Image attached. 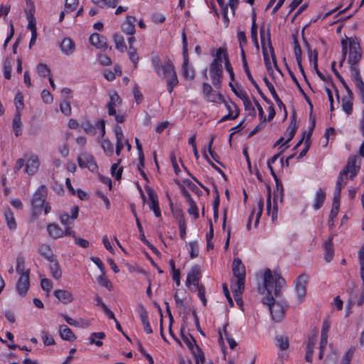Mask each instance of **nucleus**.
<instances>
[{"instance_id":"nucleus-1","label":"nucleus","mask_w":364,"mask_h":364,"mask_svg":"<svg viewBox=\"0 0 364 364\" xmlns=\"http://www.w3.org/2000/svg\"><path fill=\"white\" fill-rule=\"evenodd\" d=\"M285 279L279 274L273 277L272 271L267 269L264 274V288L267 292V295L262 299V303L268 306L270 311L272 318L275 322L281 321L285 315L286 307L287 304L284 301H277L273 297H281L282 289L285 286Z\"/></svg>"},{"instance_id":"nucleus-2","label":"nucleus","mask_w":364,"mask_h":364,"mask_svg":"<svg viewBox=\"0 0 364 364\" xmlns=\"http://www.w3.org/2000/svg\"><path fill=\"white\" fill-rule=\"evenodd\" d=\"M153 68L159 77L166 80L168 91L171 93L178 80L174 66L170 59H166L164 63L158 57L152 58Z\"/></svg>"},{"instance_id":"nucleus-3","label":"nucleus","mask_w":364,"mask_h":364,"mask_svg":"<svg viewBox=\"0 0 364 364\" xmlns=\"http://www.w3.org/2000/svg\"><path fill=\"white\" fill-rule=\"evenodd\" d=\"M358 157L356 156H350L348 158L347 164L341 171L338 177L336 185L335 187L333 200H339L341 197V189L346 184V179L348 177L353 180L357 175L360 166H357Z\"/></svg>"},{"instance_id":"nucleus-4","label":"nucleus","mask_w":364,"mask_h":364,"mask_svg":"<svg viewBox=\"0 0 364 364\" xmlns=\"http://www.w3.org/2000/svg\"><path fill=\"white\" fill-rule=\"evenodd\" d=\"M260 38H261V43H262V53L264 55V64L266 66V68L269 74L273 73V69L272 68L270 59L269 57V54L267 52V50L266 48V45L269 46V53L271 55V58L272 59L274 67L279 70V67L277 65L276 56L274 54V48L272 45L271 42V34H270V29L268 28L267 31H265L264 26H262L260 28Z\"/></svg>"},{"instance_id":"nucleus-5","label":"nucleus","mask_w":364,"mask_h":364,"mask_svg":"<svg viewBox=\"0 0 364 364\" xmlns=\"http://www.w3.org/2000/svg\"><path fill=\"white\" fill-rule=\"evenodd\" d=\"M47 196V188L46 186L41 185L34 193L31 199L33 214L39 215L43 208Z\"/></svg>"},{"instance_id":"nucleus-6","label":"nucleus","mask_w":364,"mask_h":364,"mask_svg":"<svg viewBox=\"0 0 364 364\" xmlns=\"http://www.w3.org/2000/svg\"><path fill=\"white\" fill-rule=\"evenodd\" d=\"M181 338L188 348L191 350L196 359V364H199V363H203L205 362L204 353L201 348L196 344V341L194 338L191 335L188 336L183 334L182 331Z\"/></svg>"},{"instance_id":"nucleus-7","label":"nucleus","mask_w":364,"mask_h":364,"mask_svg":"<svg viewBox=\"0 0 364 364\" xmlns=\"http://www.w3.org/2000/svg\"><path fill=\"white\" fill-rule=\"evenodd\" d=\"M346 40L350 50L348 62L350 65H354L359 63L362 58L360 46L355 39L349 38Z\"/></svg>"},{"instance_id":"nucleus-8","label":"nucleus","mask_w":364,"mask_h":364,"mask_svg":"<svg viewBox=\"0 0 364 364\" xmlns=\"http://www.w3.org/2000/svg\"><path fill=\"white\" fill-rule=\"evenodd\" d=\"M307 282L308 277L304 274H300L295 281V289L299 303H301L306 296Z\"/></svg>"},{"instance_id":"nucleus-9","label":"nucleus","mask_w":364,"mask_h":364,"mask_svg":"<svg viewBox=\"0 0 364 364\" xmlns=\"http://www.w3.org/2000/svg\"><path fill=\"white\" fill-rule=\"evenodd\" d=\"M78 164L81 168H87L92 172L96 171L97 165L94 157L90 154H83L77 159Z\"/></svg>"},{"instance_id":"nucleus-10","label":"nucleus","mask_w":364,"mask_h":364,"mask_svg":"<svg viewBox=\"0 0 364 364\" xmlns=\"http://www.w3.org/2000/svg\"><path fill=\"white\" fill-rule=\"evenodd\" d=\"M223 67L210 65V74L212 83L216 89H220L222 84Z\"/></svg>"},{"instance_id":"nucleus-11","label":"nucleus","mask_w":364,"mask_h":364,"mask_svg":"<svg viewBox=\"0 0 364 364\" xmlns=\"http://www.w3.org/2000/svg\"><path fill=\"white\" fill-rule=\"evenodd\" d=\"M39 166L38 157L36 155H32L26 161L25 171L29 175H33L38 171Z\"/></svg>"},{"instance_id":"nucleus-12","label":"nucleus","mask_w":364,"mask_h":364,"mask_svg":"<svg viewBox=\"0 0 364 364\" xmlns=\"http://www.w3.org/2000/svg\"><path fill=\"white\" fill-rule=\"evenodd\" d=\"M200 268L198 265H195L191 268V272L188 274L186 284L189 286L193 284L196 287H199Z\"/></svg>"},{"instance_id":"nucleus-13","label":"nucleus","mask_w":364,"mask_h":364,"mask_svg":"<svg viewBox=\"0 0 364 364\" xmlns=\"http://www.w3.org/2000/svg\"><path fill=\"white\" fill-rule=\"evenodd\" d=\"M109 102L107 103V108H108V114L110 116L115 115L116 110L115 107L120 105L122 102V100L118 95V94L116 92H112L109 94Z\"/></svg>"},{"instance_id":"nucleus-14","label":"nucleus","mask_w":364,"mask_h":364,"mask_svg":"<svg viewBox=\"0 0 364 364\" xmlns=\"http://www.w3.org/2000/svg\"><path fill=\"white\" fill-rule=\"evenodd\" d=\"M29 286V275H21L16 284V291L20 295L25 296L28 290Z\"/></svg>"},{"instance_id":"nucleus-15","label":"nucleus","mask_w":364,"mask_h":364,"mask_svg":"<svg viewBox=\"0 0 364 364\" xmlns=\"http://www.w3.org/2000/svg\"><path fill=\"white\" fill-rule=\"evenodd\" d=\"M149 198L151 200L149 208L151 209L156 217L159 218L161 216V210L159 205L158 198L156 192L151 188L147 190Z\"/></svg>"},{"instance_id":"nucleus-16","label":"nucleus","mask_w":364,"mask_h":364,"mask_svg":"<svg viewBox=\"0 0 364 364\" xmlns=\"http://www.w3.org/2000/svg\"><path fill=\"white\" fill-rule=\"evenodd\" d=\"M90 43L97 48H107V38L97 33H95L90 36Z\"/></svg>"},{"instance_id":"nucleus-17","label":"nucleus","mask_w":364,"mask_h":364,"mask_svg":"<svg viewBox=\"0 0 364 364\" xmlns=\"http://www.w3.org/2000/svg\"><path fill=\"white\" fill-rule=\"evenodd\" d=\"M136 19L134 16H127L126 20L122 24V30L124 33L127 35H133L135 33V26L134 23Z\"/></svg>"},{"instance_id":"nucleus-18","label":"nucleus","mask_w":364,"mask_h":364,"mask_svg":"<svg viewBox=\"0 0 364 364\" xmlns=\"http://www.w3.org/2000/svg\"><path fill=\"white\" fill-rule=\"evenodd\" d=\"M54 295L60 302L65 304L73 300L72 293L67 290L57 289L54 291Z\"/></svg>"},{"instance_id":"nucleus-19","label":"nucleus","mask_w":364,"mask_h":364,"mask_svg":"<svg viewBox=\"0 0 364 364\" xmlns=\"http://www.w3.org/2000/svg\"><path fill=\"white\" fill-rule=\"evenodd\" d=\"M232 272L235 278L245 277V268L238 258L232 262Z\"/></svg>"},{"instance_id":"nucleus-20","label":"nucleus","mask_w":364,"mask_h":364,"mask_svg":"<svg viewBox=\"0 0 364 364\" xmlns=\"http://www.w3.org/2000/svg\"><path fill=\"white\" fill-rule=\"evenodd\" d=\"M47 230L49 235L55 240L60 238L64 235V231L55 223L49 224L47 227Z\"/></svg>"},{"instance_id":"nucleus-21","label":"nucleus","mask_w":364,"mask_h":364,"mask_svg":"<svg viewBox=\"0 0 364 364\" xmlns=\"http://www.w3.org/2000/svg\"><path fill=\"white\" fill-rule=\"evenodd\" d=\"M60 48L63 53L69 55L75 50V43L70 38H65L62 41Z\"/></svg>"},{"instance_id":"nucleus-22","label":"nucleus","mask_w":364,"mask_h":364,"mask_svg":"<svg viewBox=\"0 0 364 364\" xmlns=\"http://www.w3.org/2000/svg\"><path fill=\"white\" fill-rule=\"evenodd\" d=\"M323 248L325 250L324 259L327 262H329L332 260L334 255L333 239L331 237L324 242Z\"/></svg>"},{"instance_id":"nucleus-23","label":"nucleus","mask_w":364,"mask_h":364,"mask_svg":"<svg viewBox=\"0 0 364 364\" xmlns=\"http://www.w3.org/2000/svg\"><path fill=\"white\" fill-rule=\"evenodd\" d=\"M38 252L42 257L49 262H52L53 259H55V256L48 245H41L38 248Z\"/></svg>"},{"instance_id":"nucleus-24","label":"nucleus","mask_w":364,"mask_h":364,"mask_svg":"<svg viewBox=\"0 0 364 364\" xmlns=\"http://www.w3.org/2000/svg\"><path fill=\"white\" fill-rule=\"evenodd\" d=\"M251 38L256 48V50L259 51V46L257 38V26L256 24V15L254 14L252 18V26H251Z\"/></svg>"},{"instance_id":"nucleus-25","label":"nucleus","mask_w":364,"mask_h":364,"mask_svg":"<svg viewBox=\"0 0 364 364\" xmlns=\"http://www.w3.org/2000/svg\"><path fill=\"white\" fill-rule=\"evenodd\" d=\"M267 212L269 215L272 216V220H274L277 218V204L274 200L273 204V208H271V192L270 190L268 191V196L267 198Z\"/></svg>"},{"instance_id":"nucleus-26","label":"nucleus","mask_w":364,"mask_h":364,"mask_svg":"<svg viewBox=\"0 0 364 364\" xmlns=\"http://www.w3.org/2000/svg\"><path fill=\"white\" fill-rule=\"evenodd\" d=\"M60 336L62 339L66 341H73L76 338L73 332L65 325H61L59 327Z\"/></svg>"},{"instance_id":"nucleus-27","label":"nucleus","mask_w":364,"mask_h":364,"mask_svg":"<svg viewBox=\"0 0 364 364\" xmlns=\"http://www.w3.org/2000/svg\"><path fill=\"white\" fill-rule=\"evenodd\" d=\"M326 199V192L323 189L319 188L315 195L314 208L315 210H318L323 205Z\"/></svg>"},{"instance_id":"nucleus-28","label":"nucleus","mask_w":364,"mask_h":364,"mask_svg":"<svg viewBox=\"0 0 364 364\" xmlns=\"http://www.w3.org/2000/svg\"><path fill=\"white\" fill-rule=\"evenodd\" d=\"M236 281L234 282L231 288L233 290L234 294L237 296L238 295H241L242 291L245 289V277H239L235 278Z\"/></svg>"},{"instance_id":"nucleus-29","label":"nucleus","mask_w":364,"mask_h":364,"mask_svg":"<svg viewBox=\"0 0 364 364\" xmlns=\"http://www.w3.org/2000/svg\"><path fill=\"white\" fill-rule=\"evenodd\" d=\"M4 217L7 224L8 228L11 230H15L16 229V223L14 218V215L13 212L10 208H6L4 211Z\"/></svg>"},{"instance_id":"nucleus-30","label":"nucleus","mask_w":364,"mask_h":364,"mask_svg":"<svg viewBox=\"0 0 364 364\" xmlns=\"http://www.w3.org/2000/svg\"><path fill=\"white\" fill-rule=\"evenodd\" d=\"M225 55L228 56L225 49L219 48L216 51L215 59L211 63V65L223 67V60H225Z\"/></svg>"},{"instance_id":"nucleus-31","label":"nucleus","mask_w":364,"mask_h":364,"mask_svg":"<svg viewBox=\"0 0 364 364\" xmlns=\"http://www.w3.org/2000/svg\"><path fill=\"white\" fill-rule=\"evenodd\" d=\"M22 126L23 124L21 119V112H16L12 122V127L16 136L21 134Z\"/></svg>"},{"instance_id":"nucleus-32","label":"nucleus","mask_w":364,"mask_h":364,"mask_svg":"<svg viewBox=\"0 0 364 364\" xmlns=\"http://www.w3.org/2000/svg\"><path fill=\"white\" fill-rule=\"evenodd\" d=\"M183 74L184 77L186 79H193L194 77V72L192 69H191L188 66V55H183Z\"/></svg>"},{"instance_id":"nucleus-33","label":"nucleus","mask_w":364,"mask_h":364,"mask_svg":"<svg viewBox=\"0 0 364 364\" xmlns=\"http://www.w3.org/2000/svg\"><path fill=\"white\" fill-rule=\"evenodd\" d=\"M116 48L122 53L127 50V46L124 42V38L122 36L114 33L112 36Z\"/></svg>"},{"instance_id":"nucleus-34","label":"nucleus","mask_w":364,"mask_h":364,"mask_svg":"<svg viewBox=\"0 0 364 364\" xmlns=\"http://www.w3.org/2000/svg\"><path fill=\"white\" fill-rule=\"evenodd\" d=\"M50 262V270L53 277L55 279H59L62 276V272L56 258Z\"/></svg>"},{"instance_id":"nucleus-35","label":"nucleus","mask_w":364,"mask_h":364,"mask_svg":"<svg viewBox=\"0 0 364 364\" xmlns=\"http://www.w3.org/2000/svg\"><path fill=\"white\" fill-rule=\"evenodd\" d=\"M120 1L121 0H92V2L101 8H115Z\"/></svg>"},{"instance_id":"nucleus-36","label":"nucleus","mask_w":364,"mask_h":364,"mask_svg":"<svg viewBox=\"0 0 364 364\" xmlns=\"http://www.w3.org/2000/svg\"><path fill=\"white\" fill-rule=\"evenodd\" d=\"M297 130V125L295 119H293L291 121L290 125L287 129L285 135H287V139L285 141V143H288L290 140L293 139Z\"/></svg>"},{"instance_id":"nucleus-37","label":"nucleus","mask_w":364,"mask_h":364,"mask_svg":"<svg viewBox=\"0 0 364 364\" xmlns=\"http://www.w3.org/2000/svg\"><path fill=\"white\" fill-rule=\"evenodd\" d=\"M240 98L242 100L245 110L253 112V117H255L256 112L254 106L252 105L247 94L246 92H241Z\"/></svg>"},{"instance_id":"nucleus-38","label":"nucleus","mask_w":364,"mask_h":364,"mask_svg":"<svg viewBox=\"0 0 364 364\" xmlns=\"http://www.w3.org/2000/svg\"><path fill=\"white\" fill-rule=\"evenodd\" d=\"M336 66V62L333 61L331 63V68H332V70L333 72V73L335 74V75L336 76V77L340 80V82L342 83L343 86L345 87L346 92H348V94L349 95V96L351 97L353 96V92L351 91V90L350 89V87H348V85H347L346 82L345 81V80L342 77V76L340 75V73H338V71L335 68Z\"/></svg>"},{"instance_id":"nucleus-39","label":"nucleus","mask_w":364,"mask_h":364,"mask_svg":"<svg viewBox=\"0 0 364 364\" xmlns=\"http://www.w3.org/2000/svg\"><path fill=\"white\" fill-rule=\"evenodd\" d=\"M105 337V334L103 332L92 333L89 338V341L91 344H95L100 347L102 346V342L100 340Z\"/></svg>"},{"instance_id":"nucleus-40","label":"nucleus","mask_w":364,"mask_h":364,"mask_svg":"<svg viewBox=\"0 0 364 364\" xmlns=\"http://www.w3.org/2000/svg\"><path fill=\"white\" fill-rule=\"evenodd\" d=\"M276 345L282 350H287L289 346V339L284 336H278L275 338Z\"/></svg>"},{"instance_id":"nucleus-41","label":"nucleus","mask_w":364,"mask_h":364,"mask_svg":"<svg viewBox=\"0 0 364 364\" xmlns=\"http://www.w3.org/2000/svg\"><path fill=\"white\" fill-rule=\"evenodd\" d=\"M38 74L43 77L50 76V70L45 63H41L36 67Z\"/></svg>"},{"instance_id":"nucleus-42","label":"nucleus","mask_w":364,"mask_h":364,"mask_svg":"<svg viewBox=\"0 0 364 364\" xmlns=\"http://www.w3.org/2000/svg\"><path fill=\"white\" fill-rule=\"evenodd\" d=\"M16 270L21 276L23 274L29 275L30 274V270L25 269L24 260L21 257H18L16 259Z\"/></svg>"},{"instance_id":"nucleus-43","label":"nucleus","mask_w":364,"mask_h":364,"mask_svg":"<svg viewBox=\"0 0 364 364\" xmlns=\"http://www.w3.org/2000/svg\"><path fill=\"white\" fill-rule=\"evenodd\" d=\"M205 98L208 101L215 103H223L225 101L224 97L220 93L214 91H213Z\"/></svg>"},{"instance_id":"nucleus-44","label":"nucleus","mask_w":364,"mask_h":364,"mask_svg":"<svg viewBox=\"0 0 364 364\" xmlns=\"http://www.w3.org/2000/svg\"><path fill=\"white\" fill-rule=\"evenodd\" d=\"M121 159H119L118 161L114 164L111 167L112 175V176L115 177V179L117 181L121 179L123 171L122 167L118 168Z\"/></svg>"},{"instance_id":"nucleus-45","label":"nucleus","mask_w":364,"mask_h":364,"mask_svg":"<svg viewBox=\"0 0 364 364\" xmlns=\"http://www.w3.org/2000/svg\"><path fill=\"white\" fill-rule=\"evenodd\" d=\"M101 146L107 155L112 156L113 154V153H114L113 145L109 139H104L102 141Z\"/></svg>"},{"instance_id":"nucleus-46","label":"nucleus","mask_w":364,"mask_h":364,"mask_svg":"<svg viewBox=\"0 0 364 364\" xmlns=\"http://www.w3.org/2000/svg\"><path fill=\"white\" fill-rule=\"evenodd\" d=\"M180 219L178 220V226L180 230V236L182 239H184L186 235V224L183 218L182 211H179Z\"/></svg>"},{"instance_id":"nucleus-47","label":"nucleus","mask_w":364,"mask_h":364,"mask_svg":"<svg viewBox=\"0 0 364 364\" xmlns=\"http://www.w3.org/2000/svg\"><path fill=\"white\" fill-rule=\"evenodd\" d=\"M81 127L87 134L95 135L96 134V127L92 124L90 121H84Z\"/></svg>"},{"instance_id":"nucleus-48","label":"nucleus","mask_w":364,"mask_h":364,"mask_svg":"<svg viewBox=\"0 0 364 364\" xmlns=\"http://www.w3.org/2000/svg\"><path fill=\"white\" fill-rule=\"evenodd\" d=\"M12 59L7 58L4 65V74L6 79L9 80L11 78V73L12 69Z\"/></svg>"},{"instance_id":"nucleus-49","label":"nucleus","mask_w":364,"mask_h":364,"mask_svg":"<svg viewBox=\"0 0 364 364\" xmlns=\"http://www.w3.org/2000/svg\"><path fill=\"white\" fill-rule=\"evenodd\" d=\"M129 57L130 60L134 63V68H136L139 61V57L136 53V49L133 46H129Z\"/></svg>"},{"instance_id":"nucleus-50","label":"nucleus","mask_w":364,"mask_h":364,"mask_svg":"<svg viewBox=\"0 0 364 364\" xmlns=\"http://www.w3.org/2000/svg\"><path fill=\"white\" fill-rule=\"evenodd\" d=\"M34 10V6L32 4V9H30L29 14L27 15V18L28 20V28L31 30V33H33V31H36V24H35V18L32 11Z\"/></svg>"},{"instance_id":"nucleus-51","label":"nucleus","mask_w":364,"mask_h":364,"mask_svg":"<svg viewBox=\"0 0 364 364\" xmlns=\"http://www.w3.org/2000/svg\"><path fill=\"white\" fill-rule=\"evenodd\" d=\"M137 312L141 323L149 321L147 311L142 304H138Z\"/></svg>"},{"instance_id":"nucleus-52","label":"nucleus","mask_w":364,"mask_h":364,"mask_svg":"<svg viewBox=\"0 0 364 364\" xmlns=\"http://www.w3.org/2000/svg\"><path fill=\"white\" fill-rule=\"evenodd\" d=\"M342 108L347 114H351L353 111V102L346 97L343 98Z\"/></svg>"},{"instance_id":"nucleus-53","label":"nucleus","mask_w":364,"mask_h":364,"mask_svg":"<svg viewBox=\"0 0 364 364\" xmlns=\"http://www.w3.org/2000/svg\"><path fill=\"white\" fill-rule=\"evenodd\" d=\"M189 205L188 213L191 215H193L194 219H197L199 217L198 210L194 200L187 203Z\"/></svg>"},{"instance_id":"nucleus-54","label":"nucleus","mask_w":364,"mask_h":364,"mask_svg":"<svg viewBox=\"0 0 364 364\" xmlns=\"http://www.w3.org/2000/svg\"><path fill=\"white\" fill-rule=\"evenodd\" d=\"M135 142H136V149L138 151L139 160L140 165L144 166V152H143L142 145L140 143L139 139H137V138L135 139Z\"/></svg>"},{"instance_id":"nucleus-55","label":"nucleus","mask_w":364,"mask_h":364,"mask_svg":"<svg viewBox=\"0 0 364 364\" xmlns=\"http://www.w3.org/2000/svg\"><path fill=\"white\" fill-rule=\"evenodd\" d=\"M257 207H258V210L256 214V217H255V227L257 226V225L259 222V218L262 213V210H263V207H264V200L262 198H259V200L257 202Z\"/></svg>"},{"instance_id":"nucleus-56","label":"nucleus","mask_w":364,"mask_h":364,"mask_svg":"<svg viewBox=\"0 0 364 364\" xmlns=\"http://www.w3.org/2000/svg\"><path fill=\"white\" fill-rule=\"evenodd\" d=\"M191 251H190V257L191 258H195L198 257L199 252V247L198 242L192 241L189 243Z\"/></svg>"},{"instance_id":"nucleus-57","label":"nucleus","mask_w":364,"mask_h":364,"mask_svg":"<svg viewBox=\"0 0 364 364\" xmlns=\"http://www.w3.org/2000/svg\"><path fill=\"white\" fill-rule=\"evenodd\" d=\"M60 111L66 116L71 114V106L69 102L64 100L60 105Z\"/></svg>"},{"instance_id":"nucleus-58","label":"nucleus","mask_w":364,"mask_h":364,"mask_svg":"<svg viewBox=\"0 0 364 364\" xmlns=\"http://www.w3.org/2000/svg\"><path fill=\"white\" fill-rule=\"evenodd\" d=\"M223 104L225 105L228 111V114H232V115H234L235 114H236L237 112H239V109L237 105L233 102H227L225 100Z\"/></svg>"},{"instance_id":"nucleus-59","label":"nucleus","mask_w":364,"mask_h":364,"mask_svg":"<svg viewBox=\"0 0 364 364\" xmlns=\"http://www.w3.org/2000/svg\"><path fill=\"white\" fill-rule=\"evenodd\" d=\"M15 105L16 112H21V110L23 108L24 105L23 102V96L21 93L16 94L15 97Z\"/></svg>"},{"instance_id":"nucleus-60","label":"nucleus","mask_w":364,"mask_h":364,"mask_svg":"<svg viewBox=\"0 0 364 364\" xmlns=\"http://www.w3.org/2000/svg\"><path fill=\"white\" fill-rule=\"evenodd\" d=\"M310 137H311V132H308L307 134L306 135L305 146L300 152V154L298 156L299 159L302 158L303 156H304L306 154V153L309 149V146H310V142H309Z\"/></svg>"},{"instance_id":"nucleus-61","label":"nucleus","mask_w":364,"mask_h":364,"mask_svg":"<svg viewBox=\"0 0 364 364\" xmlns=\"http://www.w3.org/2000/svg\"><path fill=\"white\" fill-rule=\"evenodd\" d=\"M41 286L45 291L50 292L53 288V282L47 278H43L41 281Z\"/></svg>"},{"instance_id":"nucleus-62","label":"nucleus","mask_w":364,"mask_h":364,"mask_svg":"<svg viewBox=\"0 0 364 364\" xmlns=\"http://www.w3.org/2000/svg\"><path fill=\"white\" fill-rule=\"evenodd\" d=\"M42 340L46 346H52L55 344L54 338L47 332H42Z\"/></svg>"},{"instance_id":"nucleus-63","label":"nucleus","mask_w":364,"mask_h":364,"mask_svg":"<svg viewBox=\"0 0 364 364\" xmlns=\"http://www.w3.org/2000/svg\"><path fill=\"white\" fill-rule=\"evenodd\" d=\"M99 284L103 287H105L107 289L110 290L112 288V284L109 280L105 277V274L102 273V275L97 277Z\"/></svg>"},{"instance_id":"nucleus-64","label":"nucleus","mask_w":364,"mask_h":364,"mask_svg":"<svg viewBox=\"0 0 364 364\" xmlns=\"http://www.w3.org/2000/svg\"><path fill=\"white\" fill-rule=\"evenodd\" d=\"M60 222L65 227L73 224V220L71 219L68 213H63L60 215Z\"/></svg>"}]
</instances>
